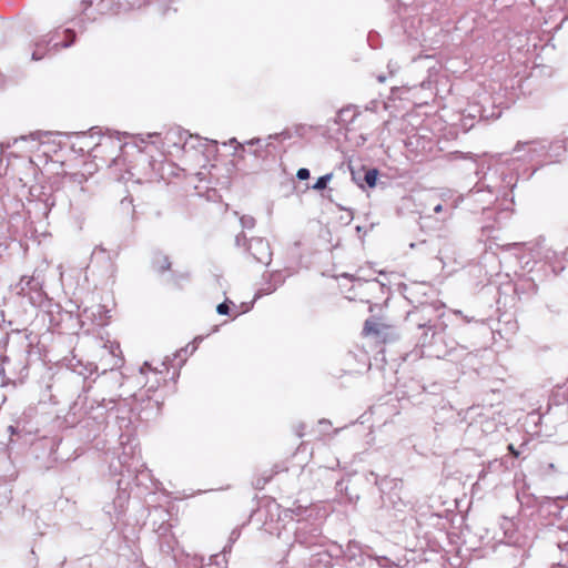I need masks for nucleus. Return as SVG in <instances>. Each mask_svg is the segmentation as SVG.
Masks as SVG:
<instances>
[{
  "label": "nucleus",
  "mask_w": 568,
  "mask_h": 568,
  "mask_svg": "<svg viewBox=\"0 0 568 568\" xmlns=\"http://www.w3.org/2000/svg\"><path fill=\"white\" fill-rule=\"evenodd\" d=\"M168 375V367H164L163 371H159L151 367L148 363H144L136 376V384L145 389V394L150 396V394L156 392L166 383Z\"/></svg>",
  "instance_id": "f257e3e1"
},
{
  "label": "nucleus",
  "mask_w": 568,
  "mask_h": 568,
  "mask_svg": "<svg viewBox=\"0 0 568 568\" xmlns=\"http://www.w3.org/2000/svg\"><path fill=\"white\" fill-rule=\"evenodd\" d=\"M362 335L372 337L375 342L386 344L393 341L392 325L382 321V318L372 316L364 322Z\"/></svg>",
  "instance_id": "f03ea898"
},
{
  "label": "nucleus",
  "mask_w": 568,
  "mask_h": 568,
  "mask_svg": "<svg viewBox=\"0 0 568 568\" xmlns=\"http://www.w3.org/2000/svg\"><path fill=\"white\" fill-rule=\"evenodd\" d=\"M378 171L376 169H369L365 172L364 181L369 187H375L377 183Z\"/></svg>",
  "instance_id": "7ed1b4c3"
},
{
  "label": "nucleus",
  "mask_w": 568,
  "mask_h": 568,
  "mask_svg": "<svg viewBox=\"0 0 568 568\" xmlns=\"http://www.w3.org/2000/svg\"><path fill=\"white\" fill-rule=\"evenodd\" d=\"M333 179V173H327L323 176H320L315 184L312 186L313 190L322 191L327 186V183Z\"/></svg>",
  "instance_id": "20e7f679"
},
{
  "label": "nucleus",
  "mask_w": 568,
  "mask_h": 568,
  "mask_svg": "<svg viewBox=\"0 0 568 568\" xmlns=\"http://www.w3.org/2000/svg\"><path fill=\"white\" fill-rule=\"evenodd\" d=\"M64 38L65 42L62 44V47L68 48L75 41V32L71 29H67L64 31Z\"/></svg>",
  "instance_id": "39448f33"
},
{
  "label": "nucleus",
  "mask_w": 568,
  "mask_h": 568,
  "mask_svg": "<svg viewBox=\"0 0 568 568\" xmlns=\"http://www.w3.org/2000/svg\"><path fill=\"white\" fill-rule=\"evenodd\" d=\"M216 312L220 315H229L230 314V306H229L227 302L219 304L217 307H216Z\"/></svg>",
  "instance_id": "423d86ee"
},
{
  "label": "nucleus",
  "mask_w": 568,
  "mask_h": 568,
  "mask_svg": "<svg viewBox=\"0 0 568 568\" xmlns=\"http://www.w3.org/2000/svg\"><path fill=\"white\" fill-rule=\"evenodd\" d=\"M296 176L298 180H307L310 178V171L305 168H302L297 171Z\"/></svg>",
  "instance_id": "0eeeda50"
},
{
  "label": "nucleus",
  "mask_w": 568,
  "mask_h": 568,
  "mask_svg": "<svg viewBox=\"0 0 568 568\" xmlns=\"http://www.w3.org/2000/svg\"><path fill=\"white\" fill-rule=\"evenodd\" d=\"M507 449L515 458L519 457V452L514 447L513 444H509Z\"/></svg>",
  "instance_id": "6e6552de"
},
{
  "label": "nucleus",
  "mask_w": 568,
  "mask_h": 568,
  "mask_svg": "<svg viewBox=\"0 0 568 568\" xmlns=\"http://www.w3.org/2000/svg\"><path fill=\"white\" fill-rule=\"evenodd\" d=\"M443 211V205L442 204H437L435 207H434V212L435 213H440Z\"/></svg>",
  "instance_id": "1a4fd4ad"
},
{
  "label": "nucleus",
  "mask_w": 568,
  "mask_h": 568,
  "mask_svg": "<svg viewBox=\"0 0 568 568\" xmlns=\"http://www.w3.org/2000/svg\"><path fill=\"white\" fill-rule=\"evenodd\" d=\"M257 260H258L260 262H264V258H263V257H257Z\"/></svg>",
  "instance_id": "9d476101"
}]
</instances>
